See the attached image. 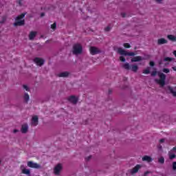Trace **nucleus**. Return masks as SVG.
Listing matches in <instances>:
<instances>
[{"label":"nucleus","mask_w":176,"mask_h":176,"mask_svg":"<svg viewBox=\"0 0 176 176\" xmlns=\"http://www.w3.org/2000/svg\"><path fill=\"white\" fill-rule=\"evenodd\" d=\"M89 52L92 56H96V54L101 53V51H100V50H98V48L96 47H91L89 49Z\"/></svg>","instance_id":"423d86ee"},{"label":"nucleus","mask_w":176,"mask_h":176,"mask_svg":"<svg viewBox=\"0 0 176 176\" xmlns=\"http://www.w3.org/2000/svg\"><path fill=\"white\" fill-rule=\"evenodd\" d=\"M166 43H168V41L164 38H161L157 40V45H166Z\"/></svg>","instance_id":"4468645a"},{"label":"nucleus","mask_w":176,"mask_h":176,"mask_svg":"<svg viewBox=\"0 0 176 176\" xmlns=\"http://www.w3.org/2000/svg\"><path fill=\"white\" fill-rule=\"evenodd\" d=\"M151 172H149V171H146L145 173H144V176H147L148 175V174H149Z\"/></svg>","instance_id":"58836bf2"},{"label":"nucleus","mask_w":176,"mask_h":176,"mask_svg":"<svg viewBox=\"0 0 176 176\" xmlns=\"http://www.w3.org/2000/svg\"><path fill=\"white\" fill-rule=\"evenodd\" d=\"M90 159H91V155H89V156H88L87 157H86V158H85V160H86L87 162H89V160H90Z\"/></svg>","instance_id":"e433bc0d"},{"label":"nucleus","mask_w":176,"mask_h":176,"mask_svg":"<svg viewBox=\"0 0 176 176\" xmlns=\"http://www.w3.org/2000/svg\"><path fill=\"white\" fill-rule=\"evenodd\" d=\"M29 100H30V96L28 95V94H25L24 100L25 101V102H28Z\"/></svg>","instance_id":"4be33fe9"},{"label":"nucleus","mask_w":176,"mask_h":176,"mask_svg":"<svg viewBox=\"0 0 176 176\" xmlns=\"http://www.w3.org/2000/svg\"><path fill=\"white\" fill-rule=\"evenodd\" d=\"M34 63L37 65L41 67V65H43L45 64V60L41 58H35L34 60Z\"/></svg>","instance_id":"1a4fd4ad"},{"label":"nucleus","mask_w":176,"mask_h":176,"mask_svg":"<svg viewBox=\"0 0 176 176\" xmlns=\"http://www.w3.org/2000/svg\"><path fill=\"white\" fill-rule=\"evenodd\" d=\"M157 75V71H153L151 72V76H156Z\"/></svg>","instance_id":"7c9ffc66"},{"label":"nucleus","mask_w":176,"mask_h":176,"mask_svg":"<svg viewBox=\"0 0 176 176\" xmlns=\"http://www.w3.org/2000/svg\"><path fill=\"white\" fill-rule=\"evenodd\" d=\"M68 75H69V73L65 72L60 73L58 74V76H59V78H67V76H68Z\"/></svg>","instance_id":"6ab92c4d"},{"label":"nucleus","mask_w":176,"mask_h":176,"mask_svg":"<svg viewBox=\"0 0 176 176\" xmlns=\"http://www.w3.org/2000/svg\"><path fill=\"white\" fill-rule=\"evenodd\" d=\"M62 169L63 166H61V164H58L57 166H56L54 169L55 175H58L60 174V171H61Z\"/></svg>","instance_id":"0eeeda50"},{"label":"nucleus","mask_w":176,"mask_h":176,"mask_svg":"<svg viewBox=\"0 0 176 176\" xmlns=\"http://www.w3.org/2000/svg\"><path fill=\"white\" fill-rule=\"evenodd\" d=\"M120 61L124 63V61H126V58L124 56H120Z\"/></svg>","instance_id":"c85d7f7f"},{"label":"nucleus","mask_w":176,"mask_h":176,"mask_svg":"<svg viewBox=\"0 0 176 176\" xmlns=\"http://www.w3.org/2000/svg\"><path fill=\"white\" fill-rule=\"evenodd\" d=\"M22 173L23 174H26V175H30V174H31V171L30 170V169L27 168H23L22 170Z\"/></svg>","instance_id":"412c9836"},{"label":"nucleus","mask_w":176,"mask_h":176,"mask_svg":"<svg viewBox=\"0 0 176 176\" xmlns=\"http://www.w3.org/2000/svg\"><path fill=\"white\" fill-rule=\"evenodd\" d=\"M27 131H28V125L27 124H25L22 125L21 133H23V134H25Z\"/></svg>","instance_id":"2eb2a0df"},{"label":"nucleus","mask_w":176,"mask_h":176,"mask_svg":"<svg viewBox=\"0 0 176 176\" xmlns=\"http://www.w3.org/2000/svg\"><path fill=\"white\" fill-rule=\"evenodd\" d=\"M153 160L152 159V157L148 156V155H145L142 157V161L143 162H147L148 163H151V162H152Z\"/></svg>","instance_id":"dca6fc26"},{"label":"nucleus","mask_w":176,"mask_h":176,"mask_svg":"<svg viewBox=\"0 0 176 176\" xmlns=\"http://www.w3.org/2000/svg\"><path fill=\"white\" fill-rule=\"evenodd\" d=\"M173 170H176V162L173 163Z\"/></svg>","instance_id":"f704fd0d"},{"label":"nucleus","mask_w":176,"mask_h":176,"mask_svg":"<svg viewBox=\"0 0 176 176\" xmlns=\"http://www.w3.org/2000/svg\"><path fill=\"white\" fill-rule=\"evenodd\" d=\"M18 131H19V130H17V129H14L13 133H18Z\"/></svg>","instance_id":"c03bdc74"},{"label":"nucleus","mask_w":176,"mask_h":176,"mask_svg":"<svg viewBox=\"0 0 176 176\" xmlns=\"http://www.w3.org/2000/svg\"><path fill=\"white\" fill-rule=\"evenodd\" d=\"M5 21H6V16H3L2 17V21H1V23L2 24V23H5Z\"/></svg>","instance_id":"72a5a7b5"},{"label":"nucleus","mask_w":176,"mask_h":176,"mask_svg":"<svg viewBox=\"0 0 176 176\" xmlns=\"http://www.w3.org/2000/svg\"><path fill=\"white\" fill-rule=\"evenodd\" d=\"M124 47L126 49H130L131 47V45L129 43H124Z\"/></svg>","instance_id":"b1692460"},{"label":"nucleus","mask_w":176,"mask_h":176,"mask_svg":"<svg viewBox=\"0 0 176 176\" xmlns=\"http://www.w3.org/2000/svg\"><path fill=\"white\" fill-rule=\"evenodd\" d=\"M158 162L159 163H160V164H164V157H161L158 159Z\"/></svg>","instance_id":"5701e85b"},{"label":"nucleus","mask_w":176,"mask_h":176,"mask_svg":"<svg viewBox=\"0 0 176 176\" xmlns=\"http://www.w3.org/2000/svg\"><path fill=\"white\" fill-rule=\"evenodd\" d=\"M104 31H105L106 32H108L111 31V27H109V26L106 27V28H104Z\"/></svg>","instance_id":"2f4dec72"},{"label":"nucleus","mask_w":176,"mask_h":176,"mask_svg":"<svg viewBox=\"0 0 176 176\" xmlns=\"http://www.w3.org/2000/svg\"><path fill=\"white\" fill-rule=\"evenodd\" d=\"M78 97L75 96H71L68 98V101L72 104H76L78 102Z\"/></svg>","instance_id":"9d476101"},{"label":"nucleus","mask_w":176,"mask_h":176,"mask_svg":"<svg viewBox=\"0 0 176 176\" xmlns=\"http://www.w3.org/2000/svg\"><path fill=\"white\" fill-rule=\"evenodd\" d=\"M51 28H52V30H56V28H57V23H56V22L55 23H54L52 25H51Z\"/></svg>","instance_id":"a878e982"},{"label":"nucleus","mask_w":176,"mask_h":176,"mask_svg":"<svg viewBox=\"0 0 176 176\" xmlns=\"http://www.w3.org/2000/svg\"><path fill=\"white\" fill-rule=\"evenodd\" d=\"M123 68H124V69H126L127 71L131 69L133 72H137V71H138V65H130V64L127 63L123 65Z\"/></svg>","instance_id":"7ed1b4c3"},{"label":"nucleus","mask_w":176,"mask_h":176,"mask_svg":"<svg viewBox=\"0 0 176 176\" xmlns=\"http://www.w3.org/2000/svg\"><path fill=\"white\" fill-rule=\"evenodd\" d=\"M144 58L141 56H135L131 59V63H138L139 61H142Z\"/></svg>","instance_id":"9b49d317"},{"label":"nucleus","mask_w":176,"mask_h":176,"mask_svg":"<svg viewBox=\"0 0 176 176\" xmlns=\"http://www.w3.org/2000/svg\"><path fill=\"white\" fill-rule=\"evenodd\" d=\"M172 69H173V71H176V66L173 67H172Z\"/></svg>","instance_id":"49530a36"},{"label":"nucleus","mask_w":176,"mask_h":176,"mask_svg":"<svg viewBox=\"0 0 176 176\" xmlns=\"http://www.w3.org/2000/svg\"><path fill=\"white\" fill-rule=\"evenodd\" d=\"M25 17V13H22L15 18V22L14 23V27H21L25 24V20L23 19Z\"/></svg>","instance_id":"f257e3e1"},{"label":"nucleus","mask_w":176,"mask_h":176,"mask_svg":"<svg viewBox=\"0 0 176 176\" xmlns=\"http://www.w3.org/2000/svg\"><path fill=\"white\" fill-rule=\"evenodd\" d=\"M118 53H119V54H120L121 56H134L136 54L135 52H127V51L122 48L118 49Z\"/></svg>","instance_id":"39448f33"},{"label":"nucleus","mask_w":176,"mask_h":176,"mask_svg":"<svg viewBox=\"0 0 176 176\" xmlns=\"http://www.w3.org/2000/svg\"><path fill=\"white\" fill-rule=\"evenodd\" d=\"M158 64H159L160 65H162V64H163V61H162V60H160V61L158 62Z\"/></svg>","instance_id":"a19ab883"},{"label":"nucleus","mask_w":176,"mask_h":176,"mask_svg":"<svg viewBox=\"0 0 176 176\" xmlns=\"http://www.w3.org/2000/svg\"><path fill=\"white\" fill-rule=\"evenodd\" d=\"M36 36V32H30L29 34L30 41H32V39H34V38H35Z\"/></svg>","instance_id":"f3484780"},{"label":"nucleus","mask_w":176,"mask_h":176,"mask_svg":"<svg viewBox=\"0 0 176 176\" xmlns=\"http://www.w3.org/2000/svg\"><path fill=\"white\" fill-rule=\"evenodd\" d=\"M175 90H176V87H175Z\"/></svg>","instance_id":"3c124183"},{"label":"nucleus","mask_w":176,"mask_h":176,"mask_svg":"<svg viewBox=\"0 0 176 176\" xmlns=\"http://www.w3.org/2000/svg\"><path fill=\"white\" fill-rule=\"evenodd\" d=\"M141 168V165L138 164L133 168L131 170V174H135L138 173V170Z\"/></svg>","instance_id":"f8f14e48"},{"label":"nucleus","mask_w":176,"mask_h":176,"mask_svg":"<svg viewBox=\"0 0 176 176\" xmlns=\"http://www.w3.org/2000/svg\"><path fill=\"white\" fill-rule=\"evenodd\" d=\"M38 118L37 116H33L32 118V125L38 126Z\"/></svg>","instance_id":"ddd939ff"},{"label":"nucleus","mask_w":176,"mask_h":176,"mask_svg":"<svg viewBox=\"0 0 176 176\" xmlns=\"http://www.w3.org/2000/svg\"><path fill=\"white\" fill-rule=\"evenodd\" d=\"M45 16V13L44 12H42L41 14V17H43Z\"/></svg>","instance_id":"a18cd8bd"},{"label":"nucleus","mask_w":176,"mask_h":176,"mask_svg":"<svg viewBox=\"0 0 176 176\" xmlns=\"http://www.w3.org/2000/svg\"><path fill=\"white\" fill-rule=\"evenodd\" d=\"M175 154H170L169 155V159H170V160H173V159H175Z\"/></svg>","instance_id":"cd10ccee"},{"label":"nucleus","mask_w":176,"mask_h":176,"mask_svg":"<svg viewBox=\"0 0 176 176\" xmlns=\"http://www.w3.org/2000/svg\"><path fill=\"white\" fill-rule=\"evenodd\" d=\"M160 142L162 144V143H163V142H164V139H161V140H160Z\"/></svg>","instance_id":"79ce46f5"},{"label":"nucleus","mask_w":176,"mask_h":176,"mask_svg":"<svg viewBox=\"0 0 176 176\" xmlns=\"http://www.w3.org/2000/svg\"><path fill=\"white\" fill-rule=\"evenodd\" d=\"M121 16L123 18L126 17V13H124V12L121 13Z\"/></svg>","instance_id":"4c0bfd02"},{"label":"nucleus","mask_w":176,"mask_h":176,"mask_svg":"<svg viewBox=\"0 0 176 176\" xmlns=\"http://www.w3.org/2000/svg\"><path fill=\"white\" fill-rule=\"evenodd\" d=\"M168 90L173 94V97H176V91H174V89L171 87H168Z\"/></svg>","instance_id":"aec40b11"},{"label":"nucleus","mask_w":176,"mask_h":176,"mask_svg":"<svg viewBox=\"0 0 176 176\" xmlns=\"http://www.w3.org/2000/svg\"><path fill=\"white\" fill-rule=\"evenodd\" d=\"M167 38L169 41H172V42H176V36L169 34L167 36Z\"/></svg>","instance_id":"a211bd4d"},{"label":"nucleus","mask_w":176,"mask_h":176,"mask_svg":"<svg viewBox=\"0 0 176 176\" xmlns=\"http://www.w3.org/2000/svg\"><path fill=\"white\" fill-rule=\"evenodd\" d=\"M173 60V58H170V57H166L164 58V61L165 62H171Z\"/></svg>","instance_id":"393cba45"},{"label":"nucleus","mask_w":176,"mask_h":176,"mask_svg":"<svg viewBox=\"0 0 176 176\" xmlns=\"http://www.w3.org/2000/svg\"><path fill=\"white\" fill-rule=\"evenodd\" d=\"M157 75L160 79H155V82L160 85L161 87H163L164 85H166V74L164 73L158 72Z\"/></svg>","instance_id":"f03ea898"},{"label":"nucleus","mask_w":176,"mask_h":176,"mask_svg":"<svg viewBox=\"0 0 176 176\" xmlns=\"http://www.w3.org/2000/svg\"><path fill=\"white\" fill-rule=\"evenodd\" d=\"M173 54H174L175 57H176V51L173 52Z\"/></svg>","instance_id":"de8ad7c7"},{"label":"nucleus","mask_w":176,"mask_h":176,"mask_svg":"<svg viewBox=\"0 0 176 176\" xmlns=\"http://www.w3.org/2000/svg\"><path fill=\"white\" fill-rule=\"evenodd\" d=\"M23 89H25V90H26V91H30V88H28V86L24 85H23Z\"/></svg>","instance_id":"473e14b6"},{"label":"nucleus","mask_w":176,"mask_h":176,"mask_svg":"<svg viewBox=\"0 0 176 176\" xmlns=\"http://www.w3.org/2000/svg\"><path fill=\"white\" fill-rule=\"evenodd\" d=\"M112 93V90L109 89V94H111Z\"/></svg>","instance_id":"09e8293b"},{"label":"nucleus","mask_w":176,"mask_h":176,"mask_svg":"<svg viewBox=\"0 0 176 176\" xmlns=\"http://www.w3.org/2000/svg\"><path fill=\"white\" fill-rule=\"evenodd\" d=\"M157 3H162V1L163 0H155Z\"/></svg>","instance_id":"ea45409f"},{"label":"nucleus","mask_w":176,"mask_h":176,"mask_svg":"<svg viewBox=\"0 0 176 176\" xmlns=\"http://www.w3.org/2000/svg\"><path fill=\"white\" fill-rule=\"evenodd\" d=\"M173 151H176V146L173 148Z\"/></svg>","instance_id":"8fccbe9b"},{"label":"nucleus","mask_w":176,"mask_h":176,"mask_svg":"<svg viewBox=\"0 0 176 176\" xmlns=\"http://www.w3.org/2000/svg\"><path fill=\"white\" fill-rule=\"evenodd\" d=\"M149 64L151 67H155V62L151 61Z\"/></svg>","instance_id":"c9c22d12"},{"label":"nucleus","mask_w":176,"mask_h":176,"mask_svg":"<svg viewBox=\"0 0 176 176\" xmlns=\"http://www.w3.org/2000/svg\"><path fill=\"white\" fill-rule=\"evenodd\" d=\"M28 166L30 167V168H39L41 166L36 163H34L32 161H29L28 162Z\"/></svg>","instance_id":"6e6552de"},{"label":"nucleus","mask_w":176,"mask_h":176,"mask_svg":"<svg viewBox=\"0 0 176 176\" xmlns=\"http://www.w3.org/2000/svg\"><path fill=\"white\" fill-rule=\"evenodd\" d=\"M143 74H151V71L149 70V69H146L143 71Z\"/></svg>","instance_id":"c756f323"},{"label":"nucleus","mask_w":176,"mask_h":176,"mask_svg":"<svg viewBox=\"0 0 176 176\" xmlns=\"http://www.w3.org/2000/svg\"><path fill=\"white\" fill-rule=\"evenodd\" d=\"M21 1H22V0H19V1H18V3H19V6H21Z\"/></svg>","instance_id":"37998d69"},{"label":"nucleus","mask_w":176,"mask_h":176,"mask_svg":"<svg viewBox=\"0 0 176 176\" xmlns=\"http://www.w3.org/2000/svg\"><path fill=\"white\" fill-rule=\"evenodd\" d=\"M83 50L82 45L80 44H74L73 46V53L74 54H80Z\"/></svg>","instance_id":"20e7f679"},{"label":"nucleus","mask_w":176,"mask_h":176,"mask_svg":"<svg viewBox=\"0 0 176 176\" xmlns=\"http://www.w3.org/2000/svg\"><path fill=\"white\" fill-rule=\"evenodd\" d=\"M162 72H164V74H168L170 72V69L167 68H164L162 69Z\"/></svg>","instance_id":"bb28decb"}]
</instances>
